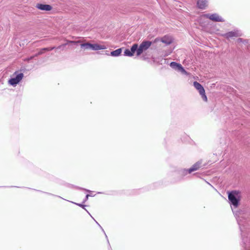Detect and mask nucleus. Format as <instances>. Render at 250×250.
Returning <instances> with one entry per match:
<instances>
[{
	"label": "nucleus",
	"instance_id": "1",
	"mask_svg": "<svg viewBox=\"0 0 250 250\" xmlns=\"http://www.w3.org/2000/svg\"><path fill=\"white\" fill-rule=\"evenodd\" d=\"M229 202L236 219L241 232L243 250H250V232L248 227L247 219L243 216L242 211H234L240 205L241 195L239 190H233L228 192Z\"/></svg>",
	"mask_w": 250,
	"mask_h": 250
},
{
	"label": "nucleus",
	"instance_id": "2",
	"mask_svg": "<svg viewBox=\"0 0 250 250\" xmlns=\"http://www.w3.org/2000/svg\"><path fill=\"white\" fill-rule=\"evenodd\" d=\"M152 44V42L150 41L144 40L139 45L138 43H134L136 49V55L140 56L144 52L146 51Z\"/></svg>",
	"mask_w": 250,
	"mask_h": 250
},
{
	"label": "nucleus",
	"instance_id": "3",
	"mask_svg": "<svg viewBox=\"0 0 250 250\" xmlns=\"http://www.w3.org/2000/svg\"><path fill=\"white\" fill-rule=\"evenodd\" d=\"M23 77V73L16 71L9 79L8 83L15 87L22 80Z\"/></svg>",
	"mask_w": 250,
	"mask_h": 250
},
{
	"label": "nucleus",
	"instance_id": "4",
	"mask_svg": "<svg viewBox=\"0 0 250 250\" xmlns=\"http://www.w3.org/2000/svg\"><path fill=\"white\" fill-rule=\"evenodd\" d=\"M203 17L207 19H209L211 21L214 22H224L225 20L217 13L213 14H204L203 15Z\"/></svg>",
	"mask_w": 250,
	"mask_h": 250
},
{
	"label": "nucleus",
	"instance_id": "5",
	"mask_svg": "<svg viewBox=\"0 0 250 250\" xmlns=\"http://www.w3.org/2000/svg\"><path fill=\"white\" fill-rule=\"evenodd\" d=\"M193 86L198 91L203 100L207 102L208 98L206 95L205 90L203 85L199 82L195 81L193 82Z\"/></svg>",
	"mask_w": 250,
	"mask_h": 250
},
{
	"label": "nucleus",
	"instance_id": "6",
	"mask_svg": "<svg viewBox=\"0 0 250 250\" xmlns=\"http://www.w3.org/2000/svg\"><path fill=\"white\" fill-rule=\"evenodd\" d=\"M220 36L229 40L233 37H238L241 36V34L238 30L236 29L233 31H229L225 33L221 34Z\"/></svg>",
	"mask_w": 250,
	"mask_h": 250
},
{
	"label": "nucleus",
	"instance_id": "7",
	"mask_svg": "<svg viewBox=\"0 0 250 250\" xmlns=\"http://www.w3.org/2000/svg\"><path fill=\"white\" fill-rule=\"evenodd\" d=\"M135 53H136V49L134 43L131 46L130 49H125L124 52V55L128 57H132Z\"/></svg>",
	"mask_w": 250,
	"mask_h": 250
},
{
	"label": "nucleus",
	"instance_id": "8",
	"mask_svg": "<svg viewBox=\"0 0 250 250\" xmlns=\"http://www.w3.org/2000/svg\"><path fill=\"white\" fill-rule=\"evenodd\" d=\"M36 7L40 10L45 11H49L52 9L51 5L43 3H37Z\"/></svg>",
	"mask_w": 250,
	"mask_h": 250
},
{
	"label": "nucleus",
	"instance_id": "9",
	"mask_svg": "<svg viewBox=\"0 0 250 250\" xmlns=\"http://www.w3.org/2000/svg\"><path fill=\"white\" fill-rule=\"evenodd\" d=\"M176 173L179 175L184 180V177L191 173L189 172L188 168H180L176 171Z\"/></svg>",
	"mask_w": 250,
	"mask_h": 250
},
{
	"label": "nucleus",
	"instance_id": "10",
	"mask_svg": "<svg viewBox=\"0 0 250 250\" xmlns=\"http://www.w3.org/2000/svg\"><path fill=\"white\" fill-rule=\"evenodd\" d=\"M202 167V162L200 161H198L196 162L194 165L192 166L191 167L188 168L189 171L190 173L196 171Z\"/></svg>",
	"mask_w": 250,
	"mask_h": 250
},
{
	"label": "nucleus",
	"instance_id": "11",
	"mask_svg": "<svg viewBox=\"0 0 250 250\" xmlns=\"http://www.w3.org/2000/svg\"><path fill=\"white\" fill-rule=\"evenodd\" d=\"M208 0H198L197 5L200 9H205L208 5Z\"/></svg>",
	"mask_w": 250,
	"mask_h": 250
},
{
	"label": "nucleus",
	"instance_id": "12",
	"mask_svg": "<svg viewBox=\"0 0 250 250\" xmlns=\"http://www.w3.org/2000/svg\"><path fill=\"white\" fill-rule=\"evenodd\" d=\"M55 48V46H51V47H44L41 48L39 51L36 53L35 55V56L37 57L39 55H41L44 53L46 51H51Z\"/></svg>",
	"mask_w": 250,
	"mask_h": 250
},
{
	"label": "nucleus",
	"instance_id": "13",
	"mask_svg": "<svg viewBox=\"0 0 250 250\" xmlns=\"http://www.w3.org/2000/svg\"><path fill=\"white\" fill-rule=\"evenodd\" d=\"M80 42V41H77H77H68V40H67L66 43L62 44L58 46L57 47H55V49L63 50L64 47L65 46H66L67 45L69 44H76L77 43Z\"/></svg>",
	"mask_w": 250,
	"mask_h": 250
},
{
	"label": "nucleus",
	"instance_id": "14",
	"mask_svg": "<svg viewBox=\"0 0 250 250\" xmlns=\"http://www.w3.org/2000/svg\"><path fill=\"white\" fill-rule=\"evenodd\" d=\"M106 47L104 45H101L98 43H92L91 50L97 51L99 50L105 49Z\"/></svg>",
	"mask_w": 250,
	"mask_h": 250
},
{
	"label": "nucleus",
	"instance_id": "15",
	"mask_svg": "<svg viewBox=\"0 0 250 250\" xmlns=\"http://www.w3.org/2000/svg\"><path fill=\"white\" fill-rule=\"evenodd\" d=\"M184 181L183 178H182L179 175L177 174L176 173V174L172 178L171 181V183L173 184L180 183Z\"/></svg>",
	"mask_w": 250,
	"mask_h": 250
},
{
	"label": "nucleus",
	"instance_id": "16",
	"mask_svg": "<svg viewBox=\"0 0 250 250\" xmlns=\"http://www.w3.org/2000/svg\"><path fill=\"white\" fill-rule=\"evenodd\" d=\"M161 42L166 45H169L173 42V40L167 36H165L163 38H161Z\"/></svg>",
	"mask_w": 250,
	"mask_h": 250
},
{
	"label": "nucleus",
	"instance_id": "17",
	"mask_svg": "<svg viewBox=\"0 0 250 250\" xmlns=\"http://www.w3.org/2000/svg\"><path fill=\"white\" fill-rule=\"evenodd\" d=\"M122 52V48H120L110 52V55L112 57H118L121 55Z\"/></svg>",
	"mask_w": 250,
	"mask_h": 250
},
{
	"label": "nucleus",
	"instance_id": "18",
	"mask_svg": "<svg viewBox=\"0 0 250 250\" xmlns=\"http://www.w3.org/2000/svg\"><path fill=\"white\" fill-rule=\"evenodd\" d=\"M71 187L72 188H76V189H80V190H84L86 192H89V193H90V194H88L89 195V197H94L95 194H94L93 193H92V191L89 189H86V188H81V187H78V186H74V185H71Z\"/></svg>",
	"mask_w": 250,
	"mask_h": 250
},
{
	"label": "nucleus",
	"instance_id": "19",
	"mask_svg": "<svg viewBox=\"0 0 250 250\" xmlns=\"http://www.w3.org/2000/svg\"><path fill=\"white\" fill-rule=\"evenodd\" d=\"M169 65L173 69L178 71L181 67V64L175 62H171L170 63Z\"/></svg>",
	"mask_w": 250,
	"mask_h": 250
},
{
	"label": "nucleus",
	"instance_id": "20",
	"mask_svg": "<svg viewBox=\"0 0 250 250\" xmlns=\"http://www.w3.org/2000/svg\"><path fill=\"white\" fill-rule=\"evenodd\" d=\"M92 43L89 42L83 43L81 44V48L84 49H91Z\"/></svg>",
	"mask_w": 250,
	"mask_h": 250
},
{
	"label": "nucleus",
	"instance_id": "21",
	"mask_svg": "<svg viewBox=\"0 0 250 250\" xmlns=\"http://www.w3.org/2000/svg\"><path fill=\"white\" fill-rule=\"evenodd\" d=\"M73 204H74L77 206H78L79 207L83 208V209H84L88 213V214L91 216V215L90 214V213L88 212V211L85 208V207L86 206V205H84L83 204L84 203H75V202H71Z\"/></svg>",
	"mask_w": 250,
	"mask_h": 250
},
{
	"label": "nucleus",
	"instance_id": "22",
	"mask_svg": "<svg viewBox=\"0 0 250 250\" xmlns=\"http://www.w3.org/2000/svg\"><path fill=\"white\" fill-rule=\"evenodd\" d=\"M33 189L35 190H36L37 191H39L40 192L45 193V194H46L47 195H51V196H55V197H58L59 198H60L61 199H62L64 200V199H63V198L61 197L60 196L56 195L53 194L49 193V192H44V191H42V190H37V189Z\"/></svg>",
	"mask_w": 250,
	"mask_h": 250
},
{
	"label": "nucleus",
	"instance_id": "23",
	"mask_svg": "<svg viewBox=\"0 0 250 250\" xmlns=\"http://www.w3.org/2000/svg\"><path fill=\"white\" fill-rule=\"evenodd\" d=\"M178 71L181 72L183 74L187 75L188 74V72L185 70V69L182 65Z\"/></svg>",
	"mask_w": 250,
	"mask_h": 250
},
{
	"label": "nucleus",
	"instance_id": "24",
	"mask_svg": "<svg viewBox=\"0 0 250 250\" xmlns=\"http://www.w3.org/2000/svg\"><path fill=\"white\" fill-rule=\"evenodd\" d=\"M178 71L181 72L183 74L187 75L188 74V72L185 70V69L182 65Z\"/></svg>",
	"mask_w": 250,
	"mask_h": 250
},
{
	"label": "nucleus",
	"instance_id": "25",
	"mask_svg": "<svg viewBox=\"0 0 250 250\" xmlns=\"http://www.w3.org/2000/svg\"><path fill=\"white\" fill-rule=\"evenodd\" d=\"M161 38L157 37V38H155L154 40H153L152 41H151V42H152V44H153V43H157L159 42H161Z\"/></svg>",
	"mask_w": 250,
	"mask_h": 250
},
{
	"label": "nucleus",
	"instance_id": "26",
	"mask_svg": "<svg viewBox=\"0 0 250 250\" xmlns=\"http://www.w3.org/2000/svg\"><path fill=\"white\" fill-rule=\"evenodd\" d=\"M100 228L101 229H102V231L104 233V235H105V237H106V239H107V242H108V245H109V246L110 248H111V247H110V244H109V241H108V239L107 236V235H106V233H105V232L104 230V229H103V228H102L101 226H100Z\"/></svg>",
	"mask_w": 250,
	"mask_h": 250
},
{
	"label": "nucleus",
	"instance_id": "27",
	"mask_svg": "<svg viewBox=\"0 0 250 250\" xmlns=\"http://www.w3.org/2000/svg\"><path fill=\"white\" fill-rule=\"evenodd\" d=\"M35 57H36V56H35V55H33V56H31L29 57H28L26 59V60L27 61H30V60H32L33 59H34Z\"/></svg>",
	"mask_w": 250,
	"mask_h": 250
},
{
	"label": "nucleus",
	"instance_id": "28",
	"mask_svg": "<svg viewBox=\"0 0 250 250\" xmlns=\"http://www.w3.org/2000/svg\"><path fill=\"white\" fill-rule=\"evenodd\" d=\"M89 197V195L88 194H86L84 199H83V203H84L85 202H86L87 201V200L88 199V197Z\"/></svg>",
	"mask_w": 250,
	"mask_h": 250
},
{
	"label": "nucleus",
	"instance_id": "29",
	"mask_svg": "<svg viewBox=\"0 0 250 250\" xmlns=\"http://www.w3.org/2000/svg\"><path fill=\"white\" fill-rule=\"evenodd\" d=\"M104 53H103V54L106 55L107 56L110 55V52H109V51L106 50V51H104Z\"/></svg>",
	"mask_w": 250,
	"mask_h": 250
},
{
	"label": "nucleus",
	"instance_id": "30",
	"mask_svg": "<svg viewBox=\"0 0 250 250\" xmlns=\"http://www.w3.org/2000/svg\"><path fill=\"white\" fill-rule=\"evenodd\" d=\"M4 187H6L5 186ZM7 188H26L25 187H17V186H8L6 187Z\"/></svg>",
	"mask_w": 250,
	"mask_h": 250
},
{
	"label": "nucleus",
	"instance_id": "31",
	"mask_svg": "<svg viewBox=\"0 0 250 250\" xmlns=\"http://www.w3.org/2000/svg\"><path fill=\"white\" fill-rule=\"evenodd\" d=\"M243 40H244L242 38H238V41L239 42H243Z\"/></svg>",
	"mask_w": 250,
	"mask_h": 250
},
{
	"label": "nucleus",
	"instance_id": "32",
	"mask_svg": "<svg viewBox=\"0 0 250 250\" xmlns=\"http://www.w3.org/2000/svg\"><path fill=\"white\" fill-rule=\"evenodd\" d=\"M91 217H92V218L94 220V221H95V222L96 223V224H97V225H98L100 227V226H100V225L99 224V223H98V222H97V221H96L94 219V218H93L92 216H91Z\"/></svg>",
	"mask_w": 250,
	"mask_h": 250
},
{
	"label": "nucleus",
	"instance_id": "33",
	"mask_svg": "<svg viewBox=\"0 0 250 250\" xmlns=\"http://www.w3.org/2000/svg\"><path fill=\"white\" fill-rule=\"evenodd\" d=\"M97 193H98V194H102V192H97Z\"/></svg>",
	"mask_w": 250,
	"mask_h": 250
},
{
	"label": "nucleus",
	"instance_id": "34",
	"mask_svg": "<svg viewBox=\"0 0 250 250\" xmlns=\"http://www.w3.org/2000/svg\"><path fill=\"white\" fill-rule=\"evenodd\" d=\"M207 183L208 184L210 185L209 183H208V182H207Z\"/></svg>",
	"mask_w": 250,
	"mask_h": 250
}]
</instances>
